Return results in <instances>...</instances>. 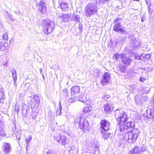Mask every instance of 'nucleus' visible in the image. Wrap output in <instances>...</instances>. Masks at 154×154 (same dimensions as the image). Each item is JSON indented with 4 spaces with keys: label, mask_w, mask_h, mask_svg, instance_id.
Instances as JSON below:
<instances>
[{
    "label": "nucleus",
    "mask_w": 154,
    "mask_h": 154,
    "mask_svg": "<svg viewBox=\"0 0 154 154\" xmlns=\"http://www.w3.org/2000/svg\"><path fill=\"white\" fill-rule=\"evenodd\" d=\"M98 10L97 6L95 3L90 2L86 6L85 8V16L88 17H90L92 15L97 14Z\"/></svg>",
    "instance_id": "f257e3e1"
},
{
    "label": "nucleus",
    "mask_w": 154,
    "mask_h": 154,
    "mask_svg": "<svg viewBox=\"0 0 154 154\" xmlns=\"http://www.w3.org/2000/svg\"><path fill=\"white\" fill-rule=\"evenodd\" d=\"M42 26L44 29V32L48 34L52 32L55 24L53 21L49 19H46L42 21Z\"/></svg>",
    "instance_id": "f03ea898"
},
{
    "label": "nucleus",
    "mask_w": 154,
    "mask_h": 154,
    "mask_svg": "<svg viewBox=\"0 0 154 154\" xmlns=\"http://www.w3.org/2000/svg\"><path fill=\"white\" fill-rule=\"evenodd\" d=\"M115 114L118 124H125L128 119L126 114L123 111L119 109L115 110Z\"/></svg>",
    "instance_id": "7ed1b4c3"
},
{
    "label": "nucleus",
    "mask_w": 154,
    "mask_h": 154,
    "mask_svg": "<svg viewBox=\"0 0 154 154\" xmlns=\"http://www.w3.org/2000/svg\"><path fill=\"white\" fill-rule=\"evenodd\" d=\"M78 122L79 128L84 130V131H89L90 127L87 120L81 116L79 118H77L75 121V124Z\"/></svg>",
    "instance_id": "20e7f679"
},
{
    "label": "nucleus",
    "mask_w": 154,
    "mask_h": 154,
    "mask_svg": "<svg viewBox=\"0 0 154 154\" xmlns=\"http://www.w3.org/2000/svg\"><path fill=\"white\" fill-rule=\"evenodd\" d=\"M139 132L138 129L134 128L132 131H129L126 135V137L128 138V141L129 143H133L136 141Z\"/></svg>",
    "instance_id": "39448f33"
},
{
    "label": "nucleus",
    "mask_w": 154,
    "mask_h": 154,
    "mask_svg": "<svg viewBox=\"0 0 154 154\" xmlns=\"http://www.w3.org/2000/svg\"><path fill=\"white\" fill-rule=\"evenodd\" d=\"M39 6L38 11L42 14H45L47 12V7L45 5V3L43 1H41L37 3V6Z\"/></svg>",
    "instance_id": "423d86ee"
},
{
    "label": "nucleus",
    "mask_w": 154,
    "mask_h": 154,
    "mask_svg": "<svg viewBox=\"0 0 154 154\" xmlns=\"http://www.w3.org/2000/svg\"><path fill=\"white\" fill-rule=\"evenodd\" d=\"M113 29L116 32H120L122 34L126 33L125 27L119 23H117L114 25Z\"/></svg>",
    "instance_id": "0eeeda50"
},
{
    "label": "nucleus",
    "mask_w": 154,
    "mask_h": 154,
    "mask_svg": "<svg viewBox=\"0 0 154 154\" xmlns=\"http://www.w3.org/2000/svg\"><path fill=\"white\" fill-rule=\"evenodd\" d=\"M100 123V128L104 131H107L110 129V123L107 120H102Z\"/></svg>",
    "instance_id": "6e6552de"
},
{
    "label": "nucleus",
    "mask_w": 154,
    "mask_h": 154,
    "mask_svg": "<svg viewBox=\"0 0 154 154\" xmlns=\"http://www.w3.org/2000/svg\"><path fill=\"white\" fill-rule=\"evenodd\" d=\"M146 150V148L142 144L138 146H136L132 151H130L129 154H137V152L144 151Z\"/></svg>",
    "instance_id": "1a4fd4ad"
},
{
    "label": "nucleus",
    "mask_w": 154,
    "mask_h": 154,
    "mask_svg": "<svg viewBox=\"0 0 154 154\" xmlns=\"http://www.w3.org/2000/svg\"><path fill=\"white\" fill-rule=\"evenodd\" d=\"M147 99L146 96H143L141 94L136 95L134 98L136 103L139 105H141L143 102L145 101Z\"/></svg>",
    "instance_id": "9d476101"
},
{
    "label": "nucleus",
    "mask_w": 154,
    "mask_h": 154,
    "mask_svg": "<svg viewBox=\"0 0 154 154\" xmlns=\"http://www.w3.org/2000/svg\"><path fill=\"white\" fill-rule=\"evenodd\" d=\"M103 108L105 112L108 113L113 110L114 105L111 102H107L104 105Z\"/></svg>",
    "instance_id": "9b49d317"
},
{
    "label": "nucleus",
    "mask_w": 154,
    "mask_h": 154,
    "mask_svg": "<svg viewBox=\"0 0 154 154\" xmlns=\"http://www.w3.org/2000/svg\"><path fill=\"white\" fill-rule=\"evenodd\" d=\"M2 147V152L5 154H8L11 151V145L8 143H4Z\"/></svg>",
    "instance_id": "f8f14e48"
},
{
    "label": "nucleus",
    "mask_w": 154,
    "mask_h": 154,
    "mask_svg": "<svg viewBox=\"0 0 154 154\" xmlns=\"http://www.w3.org/2000/svg\"><path fill=\"white\" fill-rule=\"evenodd\" d=\"M103 79L102 80V83L103 85L108 83L110 80V74L108 73L105 72L103 75Z\"/></svg>",
    "instance_id": "ddd939ff"
},
{
    "label": "nucleus",
    "mask_w": 154,
    "mask_h": 154,
    "mask_svg": "<svg viewBox=\"0 0 154 154\" xmlns=\"http://www.w3.org/2000/svg\"><path fill=\"white\" fill-rule=\"evenodd\" d=\"M121 58H122V62L125 65H130L132 62V59L130 57L122 55L121 56Z\"/></svg>",
    "instance_id": "4468645a"
},
{
    "label": "nucleus",
    "mask_w": 154,
    "mask_h": 154,
    "mask_svg": "<svg viewBox=\"0 0 154 154\" xmlns=\"http://www.w3.org/2000/svg\"><path fill=\"white\" fill-rule=\"evenodd\" d=\"M69 140L68 138L63 135L61 136V139L59 143L62 145L65 146L66 145L69 144Z\"/></svg>",
    "instance_id": "2eb2a0df"
},
{
    "label": "nucleus",
    "mask_w": 154,
    "mask_h": 154,
    "mask_svg": "<svg viewBox=\"0 0 154 154\" xmlns=\"http://www.w3.org/2000/svg\"><path fill=\"white\" fill-rule=\"evenodd\" d=\"M80 88L79 86H75L72 88L71 93L73 95L75 94L78 93L79 91Z\"/></svg>",
    "instance_id": "dca6fc26"
},
{
    "label": "nucleus",
    "mask_w": 154,
    "mask_h": 154,
    "mask_svg": "<svg viewBox=\"0 0 154 154\" xmlns=\"http://www.w3.org/2000/svg\"><path fill=\"white\" fill-rule=\"evenodd\" d=\"M147 114L148 117H149V115L150 118L153 119L154 118V107H151L150 109L148 110Z\"/></svg>",
    "instance_id": "f3484780"
},
{
    "label": "nucleus",
    "mask_w": 154,
    "mask_h": 154,
    "mask_svg": "<svg viewBox=\"0 0 154 154\" xmlns=\"http://www.w3.org/2000/svg\"><path fill=\"white\" fill-rule=\"evenodd\" d=\"M77 99H78L79 100L84 103H86L85 102L87 100V98L86 96L82 94H81L79 96Z\"/></svg>",
    "instance_id": "a211bd4d"
},
{
    "label": "nucleus",
    "mask_w": 154,
    "mask_h": 154,
    "mask_svg": "<svg viewBox=\"0 0 154 154\" xmlns=\"http://www.w3.org/2000/svg\"><path fill=\"white\" fill-rule=\"evenodd\" d=\"M72 20L75 21L77 23L79 22H80V18L79 15L78 14H74L72 17Z\"/></svg>",
    "instance_id": "6ab92c4d"
},
{
    "label": "nucleus",
    "mask_w": 154,
    "mask_h": 154,
    "mask_svg": "<svg viewBox=\"0 0 154 154\" xmlns=\"http://www.w3.org/2000/svg\"><path fill=\"white\" fill-rule=\"evenodd\" d=\"M149 1H146V2L148 7L149 14L150 15H151L153 11V10L152 8V5L149 4Z\"/></svg>",
    "instance_id": "aec40b11"
},
{
    "label": "nucleus",
    "mask_w": 154,
    "mask_h": 154,
    "mask_svg": "<svg viewBox=\"0 0 154 154\" xmlns=\"http://www.w3.org/2000/svg\"><path fill=\"white\" fill-rule=\"evenodd\" d=\"M118 126H119V128L118 129L121 132H122L125 130H127V127L125 125V124H118Z\"/></svg>",
    "instance_id": "412c9836"
},
{
    "label": "nucleus",
    "mask_w": 154,
    "mask_h": 154,
    "mask_svg": "<svg viewBox=\"0 0 154 154\" xmlns=\"http://www.w3.org/2000/svg\"><path fill=\"white\" fill-rule=\"evenodd\" d=\"M127 129L133 128L134 126V124L131 122H128L125 123Z\"/></svg>",
    "instance_id": "4be33fe9"
},
{
    "label": "nucleus",
    "mask_w": 154,
    "mask_h": 154,
    "mask_svg": "<svg viewBox=\"0 0 154 154\" xmlns=\"http://www.w3.org/2000/svg\"><path fill=\"white\" fill-rule=\"evenodd\" d=\"M101 132L102 134H103V138L106 140L109 137L110 135V133L107 132V131H101Z\"/></svg>",
    "instance_id": "5701e85b"
},
{
    "label": "nucleus",
    "mask_w": 154,
    "mask_h": 154,
    "mask_svg": "<svg viewBox=\"0 0 154 154\" xmlns=\"http://www.w3.org/2000/svg\"><path fill=\"white\" fill-rule=\"evenodd\" d=\"M62 20L64 22H67L70 20L69 15L67 14L63 15L62 17Z\"/></svg>",
    "instance_id": "b1692460"
},
{
    "label": "nucleus",
    "mask_w": 154,
    "mask_h": 154,
    "mask_svg": "<svg viewBox=\"0 0 154 154\" xmlns=\"http://www.w3.org/2000/svg\"><path fill=\"white\" fill-rule=\"evenodd\" d=\"M59 103V109H57L56 111V114L57 116H59L61 115V110L62 109L61 102H60Z\"/></svg>",
    "instance_id": "393cba45"
},
{
    "label": "nucleus",
    "mask_w": 154,
    "mask_h": 154,
    "mask_svg": "<svg viewBox=\"0 0 154 154\" xmlns=\"http://www.w3.org/2000/svg\"><path fill=\"white\" fill-rule=\"evenodd\" d=\"M93 108V107L91 106L86 107L84 109L83 112L85 113L88 112L92 110Z\"/></svg>",
    "instance_id": "a878e982"
},
{
    "label": "nucleus",
    "mask_w": 154,
    "mask_h": 154,
    "mask_svg": "<svg viewBox=\"0 0 154 154\" xmlns=\"http://www.w3.org/2000/svg\"><path fill=\"white\" fill-rule=\"evenodd\" d=\"M33 99L34 101L37 104H38L40 103V99L39 96L37 94L33 96Z\"/></svg>",
    "instance_id": "bb28decb"
},
{
    "label": "nucleus",
    "mask_w": 154,
    "mask_h": 154,
    "mask_svg": "<svg viewBox=\"0 0 154 154\" xmlns=\"http://www.w3.org/2000/svg\"><path fill=\"white\" fill-rule=\"evenodd\" d=\"M7 43H8L6 42V43L0 45V50L1 51H4L6 49Z\"/></svg>",
    "instance_id": "cd10ccee"
},
{
    "label": "nucleus",
    "mask_w": 154,
    "mask_h": 154,
    "mask_svg": "<svg viewBox=\"0 0 154 154\" xmlns=\"http://www.w3.org/2000/svg\"><path fill=\"white\" fill-rule=\"evenodd\" d=\"M11 72L12 75V77L13 79V80H17V77L16 76V70L13 69L11 71Z\"/></svg>",
    "instance_id": "c85d7f7f"
},
{
    "label": "nucleus",
    "mask_w": 154,
    "mask_h": 154,
    "mask_svg": "<svg viewBox=\"0 0 154 154\" xmlns=\"http://www.w3.org/2000/svg\"><path fill=\"white\" fill-rule=\"evenodd\" d=\"M32 138L31 136H29V137L27 138L26 139V143L27 145L26 149H27V147L29 145L30 142Z\"/></svg>",
    "instance_id": "c756f323"
},
{
    "label": "nucleus",
    "mask_w": 154,
    "mask_h": 154,
    "mask_svg": "<svg viewBox=\"0 0 154 154\" xmlns=\"http://www.w3.org/2000/svg\"><path fill=\"white\" fill-rule=\"evenodd\" d=\"M62 136V135H58L55 136H54V138L55 139V140H57L58 143H59Z\"/></svg>",
    "instance_id": "7c9ffc66"
},
{
    "label": "nucleus",
    "mask_w": 154,
    "mask_h": 154,
    "mask_svg": "<svg viewBox=\"0 0 154 154\" xmlns=\"http://www.w3.org/2000/svg\"><path fill=\"white\" fill-rule=\"evenodd\" d=\"M1 38H2V39L4 40L7 41L8 39V34L6 33H5L2 35Z\"/></svg>",
    "instance_id": "2f4dec72"
},
{
    "label": "nucleus",
    "mask_w": 154,
    "mask_h": 154,
    "mask_svg": "<svg viewBox=\"0 0 154 154\" xmlns=\"http://www.w3.org/2000/svg\"><path fill=\"white\" fill-rule=\"evenodd\" d=\"M110 96L108 95H105L103 97V98L106 101H108L110 99Z\"/></svg>",
    "instance_id": "473e14b6"
},
{
    "label": "nucleus",
    "mask_w": 154,
    "mask_h": 154,
    "mask_svg": "<svg viewBox=\"0 0 154 154\" xmlns=\"http://www.w3.org/2000/svg\"><path fill=\"white\" fill-rule=\"evenodd\" d=\"M68 4L66 3H62L60 5V7L61 8H67L68 6Z\"/></svg>",
    "instance_id": "72a5a7b5"
},
{
    "label": "nucleus",
    "mask_w": 154,
    "mask_h": 154,
    "mask_svg": "<svg viewBox=\"0 0 154 154\" xmlns=\"http://www.w3.org/2000/svg\"><path fill=\"white\" fill-rule=\"evenodd\" d=\"M77 98L76 97H74L72 98H69V101L70 103L73 102L75 100H77Z\"/></svg>",
    "instance_id": "f704fd0d"
},
{
    "label": "nucleus",
    "mask_w": 154,
    "mask_h": 154,
    "mask_svg": "<svg viewBox=\"0 0 154 154\" xmlns=\"http://www.w3.org/2000/svg\"><path fill=\"white\" fill-rule=\"evenodd\" d=\"M134 45L135 48H137L139 46V40H136L135 42H134Z\"/></svg>",
    "instance_id": "c9c22d12"
},
{
    "label": "nucleus",
    "mask_w": 154,
    "mask_h": 154,
    "mask_svg": "<svg viewBox=\"0 0 154 154\" xmlns=\"http://www.w3.org/2000/svg\"><path fill=\"white\" fill-rule=\"evenodd\" d=\"M46 154H56L55 151H54L50 149L47 152Z\"/></svg>",
    "instance_id": "e433bc0d"
},
{
    "label": "nucleus",
    "mask_w": 154,
    "mask_h": 154,
    "mask_svg": "<svg viewBox=\"0 0 154 154\" xmlns=\"http://www.w3.org/2000/svg\"><path fill=\"white\" fill-rule=\"evenodd\" d=\"M4 91L2 89H0V98H3V96L4 94H3Z\"/></svg>",
    "instance_id": "4c0bfd02"
},
{
    "label": "nucleus",
    "mask_w": 154,
    "mask_h": 154,
    "mask_svg": "<svg viewBox=\"0 0 154 154\" xmlns=\"http://www.w3.org/2000/svg\"><path fill=\"white\" fill-rule=\"evenodd\" d=\"M146 19V14L144 13L143 14L142 18H141V21L144 22L145 20Z\"/></svg>",
    "instance_id": "58836bf2"
},
{
    "label": "nucleus",
    "mask_w": 154,
    "mask_h": 154,
    "mask_svg": "<svg viewBox=\"0 0 154 154\" xmlns=\"http://www.w3.org/2000/svg\"><path fill=\"white\" fill-rule=\"evenodd\" d=\"M119 57L120 55H119V54H118V53L115 54L113 56V57L116 60H117L119 59Z\"/></svg>",
    "instance_id": "ea45409f"
},
{
    "label": "nucleus",
    "mask_w": 154,
    "mask_h": 154,
    "mask_svg": "<svg viewBox=\"0 0 154 154\" xmlns=\"http://www.w3.org/2000/svg\"><path fill=\"white\" fill-rule=\"evenodd\" d=\"M5 43H6V41L4 40L3 39L1 38H0V45Z\"/></svg>",
    "instance_id": "a19ab883"
},
{
    "label": "nucleus",
    "mask_w": 154,
    "mask_h": 154,
    "mask_svg": "<svg viewBox=\"0 0 154 154\" xmlns=\"http://www.w3.org/2000/svg\"><path fill=\"white\" fill-rule=\"evenodd\" d=\"M19 109V106L17 105H15V111H17V114L18 113Z\"/></svg>",
    "instance_id": "79ce46f5"
},
{
    "label": "nucleus",
    "mask_w": 154,
    "mask_h": 154,
    "mask_svg": "<svg viewBox=\"0 0 154 154\" xmlns=\"http://www.w3.org/2000/svg\"><path fill=\"white\" fill-rule=\"evenodd\" d=\"M104 3V2L102 1H96V4H102Z\"/></svg>",
    "instance_id": "37998d69"
},
{
    "label": "nucleus",
    "mask_w": 154,
    "mask_h": 154,
    "mask_svg": "<svg viewBox=\"0 0 154 154\" xmlns=\"http://www.w3.org/2000/svg\"><path fill=\"white\" fill-rule=\"evenodd\" d=\"M134 57L135 59L140 60V56H139L138 54H135Z\"/></svg>",
    "instance_id": "c03bdc74"
},
{
    "label": "nucleus",
    "mask_w": 154,
    "mask_h": 154,
    "mask_svg": "<svg viewBox=\"0 0 154 154\" xmlns=\"http://www.w3.org/2000/svg\"><path fill=\"white\" fill-rule=\"evenodd\" d=\"M136 86H137L135 85H132L130 87L131 90H133L136 87Z\"/></svg>",
    "instance_id": "a18cd8bd"
},
{
    "label": "nucleus",
    "mask_w": 154,
    "mask_h": 154,
    "mask_svg": "<svg viewBox=\"0 0 154 154\" xmlns=\"http://www.w3.org/2000/svg\"><path fill=\"white\" fill-rule=\"evenodd\" d=\"M30 104H31V106L32 108H34L35 106V103L34 102H32V100H31L30 102Z\"/></svg>",
    "instance_id": "49530a36"
},
{
    "label": "nucleus",
    "mask_w": 154,
    "mask_h": 154,
    "mask_svg": "<svg viewBox=\"0 0 154 154\" xmlns=\"http://www.w3.org/2000/svg\"><path fill=\"white\" fill-rule=\"evenodd\" d=\"M150 89H151L150 88H149V90H148L146 89V88H145L143 90V91L145 93L147 94V93H148L149 92Z\"/></svg>",
    "instance_id": "de8ad7c7"
},
{
    "label": "nucleus",
    "mask_w": 154,
    "mask_h": 154,
    "mask_svg": "<svg viewBox=\"0 0 154 154\" xmlns=\"http://www.w3.org/2000/svg\"><path fill=\"white\" fill-rule=\"evenodd\" d=\"M120 20H121V18H117L116 19L114 20V23H116L118 22Z\"/></svg>",
    "instance_id": "09e8293b"
},
{
    "label": "nucleus",
    "mask_w": 154,
    "mask_h": 154,
    "mask_svg": "<svg viewBox=\"0 0 154 154\" xmlns=\"http://www.w3.org/2000/svg\"><path fill=\"white\" fill-rule=\"evenodd\" d=\"M16 138L17 139L19 140L20 139V136L19 134H16Z\"/></svg>",
    "instance_id": "8fccbe9b"
},
{
    "label": "nucleus",
    "mask_w": 154,
    "mask_h": 154,
    "mask_svg": "<svg viewBox=\"0 0 154 154\" xmlns=\"http://www.w3.org/2000/svg\"><path fill=\"white\" fill-rule=\"evenodd\" d=\"M14 80V85L15 87H17V84L16 83L17 80Z\"/></svg>",
    "instance_id": "3c124183"
},
{
    "label": "nucleus",
    "mask_w": 154,
    "mask_h": 154,
    "mask_svg": "<svg viewBox=\"0 0 154 154\" xmlns=\"http://www.w3.org/2000/svg\"><path fill=\"white\" fill-rule=\"evenodd\" d=\"M144 80H145V79L144 78H142V77L140 78V82H143Z\"/></svg>",
    "instance_id": "603ef678"
},
{
    "label": "nucleus",
    "mask_w": 154,
    "mask_h": 154,
    "mask_svg": "<svg viewBox=\"0 0 154 154\" xmlns=\"http://www.w3.org/2000/svg\"><path fill=\"white\" fill-rule=\"evenodd\" d=\"M8 17L11 21H14V19L13 18H12L10 16H8Z\"/></svg>",
    "instance_id": "864d4df0"
},
{
    "label": "nucleus",
    "mask_w": 154,
    "mask_h": 154,
    "mask_svg": "<svg viewBox=\"0 0 154 154\" xmlns=\"http://www.w3.org/2000/svg\"><path fill=\"white\" fill-rule=\"evenodd\" d=\"M146 58H150V55L149 54H146Z\"/></svg>",
    "instance_id": "5fc2aeb1"
},
{
    "label": "nucleus",
    "mask_w": 154,
    "mask_h": 154,
    "mask_svg": "<svg viewBox=\"0 0 154 154\" xmlns=\"http://www.w3.org/2000/svg\"><path fill=\"white\" fill-rule=\"evenodd\" d=\"M82 27V24L80 23L79 26V28L81 29Z\"/></svg>",
    "instance_id": "6e6d98bb"
},
{
    "label": "nucleus",
    "mask_w": 154,
    "mask_h": 154,
    "mask_svg": "<svg viewBox=\"0 0 154 154\" xmlns=\"http://www.w3.org/2000/svg\"><path fill=\"white\" fill-rule=\"evenodd\" d=\"M144 58H143L142 56L141 55H140V60H142L144 59Z\"/></svg>",
    "instance_id": "4d7b16f0"
},
{
    "label": "nucleus",
    "mask_w": 154,
    "mask_h": 154,
    "mask_svg": "<svg viewBox=\"0 0 154 154\" xmlns=\"http://www.w3.org/2000/svg\"><path fill=\"white\" fill-rule=\"evenodd\" d=\"M146 54H142L141 55L142 56V57H143V58H144V57H146Z\"/></svg>",
    "instance_id": "13d9d810"
},
{
    "label": "nucleus",
    "mask_w": 154,
    "mask_h": 154,
    "mask_svg": "<svg viewBox=\"0 0 154 154\" xmlns=\"http://www.w3.org/2000/svg\"><path fill=\"white\" fill-rule=\"evenodd\" d=\"M2 121L0 120V131L2 130V129L1 128V123Z\"/></svg>",
    "instance_id": "bf43d9fd"
},
{
    "label": "nucleus",
    "mask_w": 154,
    "mask_h": 154,
    "mask_svg": "<svg viewBox=\"0 0 154 154\" xmlns=\"http://www.w3.org/2000/svg\"><path fill=\"white\" fill-rule=\"evenodd\" d=\"M96 152H97L98 154H99V150H97V151H96L95 152H94V154H96Z\"/></svg>",
    "instance_id": "052dcab7"
},
{
    "label": "nucleus",
    "mask_w": 154,
    "mask_h": 154,
    "mask_svg": "<svg viewBox=\"0 0 154 154\" xmlns=\"http://www.w3.org/2000/svg\"><path fill=\"white\" fill-rule=\"evenodd\" d=\"M139 46H140L142 44V42H141L140 41V40H139Z\"/></svg>",
    "instance_id": "680f3d73"
},
{
    "label": "nucleus",
    "mask_w": 154,
    "mask_h": 154,
    "mask_svg": "<svg viewBox=\"0 0 154 154\" xmlns=\"http://www.w3.org/2000/svg\"><path fill=\"white\" fill-rule=\"evenodd\" d=\"M7 63L8 62H7V61H6V62H5V63H4L3 62H2V63H3V65H6L7 64Z\"/></svg>",
    "instance_id": "e2e57ef3"
},
{
    "label": "nucleus",
    "mask_w": 154,
    "mask_h": 154,
    "mask_svg": "<svg viewBox=\"0 0 154 154\" xmlns=\"http://www.w3.org/2000/svg\"><path fill=\"white\" fill-rule=\"evenodd\" d=\"M36 117L35 116H32V119H36Z\"/></svg>",
    "instance_id": "0e129e2a"
},
{
    "label": "nucleus",
    "mask_w": 154,
    "mask_h": 154,
    "mask_svg": "<svg viewBox=\"0 0 154 154\" xmlns=\"http://www.w3.org/2000/svg\"><path fill=\"white\" fill-rule=\"evenodd\" d=\"M42 69H40V73H41V72H42Z\"/></svg>",
    "instance_id": "69168bd1"
}]
</instances>
